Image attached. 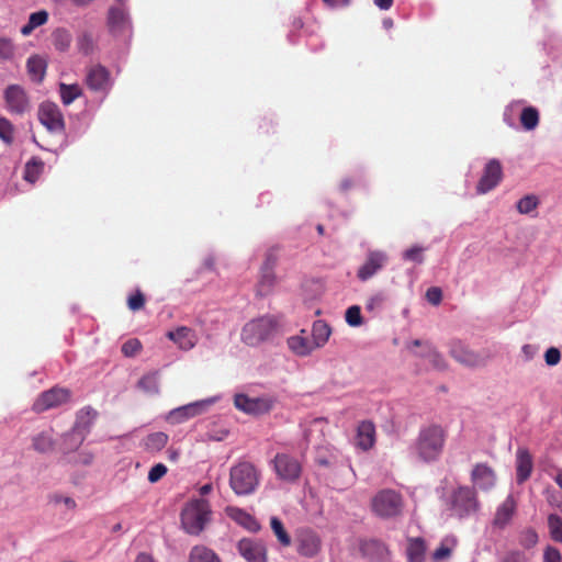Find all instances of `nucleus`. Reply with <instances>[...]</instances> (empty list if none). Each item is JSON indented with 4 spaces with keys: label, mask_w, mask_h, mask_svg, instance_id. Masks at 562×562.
<instances>
[{
    "label": "nucleus",
    "mask_w": 562,
    "mask_h": 562,
    "mask_svg": "<svg viewBox=\"0 0 562 562\" xmlns=\"http://www.w3.org/2000/svg\"><path fill=\"white\" fill-rule=\"evenodd\" d=\"M237 550L247 562H268L266 544L260 540L243 538Z\"/></svg>",
    "instance_id": "14"
},
{
    "label": "nucleus",
    "mask_w": 562,
    "mask_h": 562,
    "mask_svg": "<svg viewBox=\"0 0 562 562\" xmlns=\"http://www.w3.org/2000/svg\"><path fill=\"white\" fill-rule=\"evenodd\" d=\"M0 139L5 144H11L13 140V126L4 117H0Z\"/></svg>",
    "instance_id": "52"
},
{
    "label": "nucleus",
    "mask_w": 562,
    "mask_h": 562,
    "mask_svg": "<svg viewBox=\"0 0 562 562\" xmlns=\"http://www.w3.org/2000/svg\"><path fill=\"white\" fill-rule=\"evenodd\" d=\"M544 359H546V363L548 366H555V364H558L560 362V359H561L560 350L554 348V347L549 348L546 351Z\"/></svg>",
    "instance_id": "62"
},
{
    "label": "nucleus",
    "mask_w": 562,
    "mask_h": 562,
    "mask_svg": "<svg viewBox=\"0 0 562 562\" xmlns=\"http://www.w3.org/2000/svg\"><path fill=\"white\" fill-rule=\"evenodd\" d=\"M82 93V90L79 85H67V83H60L59 85V94L63 103L65 105L71 104L77 98H79Z\"/></svg>",
    "instance_id": "39"
},
{
    "label": "nucleus",
    "mask_w": 562,
    "mask_h": 562,
    "mask_svg": "<svg viewBox=\"0 0 562 562\" xmlns=\"http://www.w3.org/2000/svg\"><path fill=\"white\" fill-rule=\"evenodd\" d=\"M85 82L87 87L103 97L108 95L113 87V79L109 69L100 64L87 68Z\"/></svg>",
    "instance_id": "6"
},
{
    "label": "nucleus",
    "mask_w": 562,
    "mask_h": 562,
    "mask_svg": "<svg viewBox=\"0 0 562 562\" xmlns=\"http://www.w3.org/2000/svg\"><path fill=\"white\" fill-rule=\"evenodd\" d=\"M78 48L79 50L85 54L89 55L93 50V38L90 34L83 33L78 38Z\"/></svg>",
    "instance_id": "54"
},
{
    "label": "nucleus",
    "mask_w": 562,
    "mask_h": 562,
    "mask_svg": "<svg viewBox=\"0 0 562 562\" xmlns=\"http://www.w3.org/2000/svg\"><path fill=\"white\" fill-rule=\"evenodd\" d=\"M322 547L318 535L310 528H302L296 535V550L305 558L315 557Z\"/></svg>",
    "instance_id": "15"
},
{
    "label": "nucleus",
    "mask_w": 562,
    "mask_h": 562,
    "mask_svg": "<svg viewBox=\"0 0 562 562\" xmlns=\"http://www.w3.org/2000/svg\"><path fill=\"white\" fill-rule=\"evenodd\" d=\"M14 53L15 47L13 42L8 37H0V61L12 59Z\"/></svg>",
    "instance_id": "51"
},
{
    "label": "nucleus",
    "mask_w": 562,
    "mask_h": 562,
    "mask_svg": "<svg viewBox=\"0 0 562 562\" xmlns=\"http://www.w3.org/2000/svg\"><path fill=\"white\" fill-rule=\"evenodd\" d=\"M424 248L420 246H414L403 252V259L407 261H413L416 263H423L424 261V255H423Z\"/></svg>",
    "instance_id": "53"
},
{
    "label": "nucleus",
    "mask_w": 562,
    "mask_h": 562,
    "mask_svg": "<svg viewBox=\"0 0 562 562\" xmlns=\"http://www.w3.org/2000/svg\"><path fill=\"white\" fill-rule=\"evenodd\" d=\"M371 509L380 518H395L403 510L402 495L394 490H382L373 496Z\"/></svg>",
    "instance_id": "5"
},
{
    "label": "nucleus",
    "mask_w": 562,
    "mask_h": 562,
    "mask_svg": "<svg viewBox=\"0 0 562 562\" xmlns=\"http://www.w3.org/2000/svg\"><path fill=\"white\" fill-rule=\"evenodd\" d=\"M167 473V467L162 463L154 465L148 473V481L150 483L158 482Z\"/></svg>",
    "instance_id": "57"
},
{
    "label": "nucleus",
    "mask_w": 562,
    "mask_h": 562,
    "mask_svg": "<svg viewBox=\"0 0 562 562\" xmlns=\"http://www.w3.org/2000/svg\"><path fill=\"white\" fill-rule=\"evenodd\" d=\"M33 446L38 452L45 453L53 450L54 441L49 434L43 432L34 438Z\"/></svg>",
    "instance_id": "49"
},
{
    "label": "nucleus",
    "mask_w": 562,
    "mask_h": 562,
    "mask_svg": "<svg viewBox=\"0 0 562 562\" xmlns=\"http://www.w3.org/2000/svg\"><path fill=\"white\" fill-rule=\"evenodd\" d=\"M43 168L44 164L42 160L37 158H32L25 165L24 179L27 182L34 183L38 179L41 172L43 171Z\"/></svg>",
    "instance_id": "43"
},
{
    "label": "nucleus",
    "mask_w": 562,
    "mask_h": 562,
    "mask_svg": "<svg viewBox=\"0 0 562 562\" xmlns=\"http://www.w3.org/2000/svg\"><path fill=\"white\" fill-rule=\"evenodd\" d=\"M218 400L220 396H212L176 407L167 414L166 419L171 422H180L183 419L198 417Z\"/></svg>",
    "instance_id": "9"
},
{
    "label": "nucleus",
    "mask_w": 562,
    "mask_h": 562,
    "mask_svg": "<svg viewBox=\"0 0 562 562\" xmlns=\"http://www.w3.org/2000/svg\"><path fill=\"white\" fill-rule=\"evenodd\" d=\"M415 355L427 359L436 370L442 371L447 368L445 358L434 348L431 344H425V351L416 352Z\"/></svg>",
    "instance_id": "33"
},
{
    "label": "nucleus",
    "mask_w": 562,
    "mask_h": 562,
    "mask_svg": "<svg viewBox=\"0 0 562 562\" xmlns=\"http://www.w3.org/2000/svg\"><path fill=\"white\" fill-rule=\"evenodd\" d=\"M99 417V413L92 406L82 407L77 413V422H92Z\"/></svg>",
    "instance_id": "55"
},
{
    "label": "nucleus",
    "mask_w": 562,
    "mask_h": 562,
    "mask_svg": "<svg viewBox=\"0 0 562 562\" xmlns=\"http://www.w3.org/2000/svg\"><path fill=\"white\" fill-rule=\"evenodd\" d=\"M503 170L497 159H491L484 168L483 175L477 183L476 191L480 194L493 190L501 181Z\"/></svg>",
    "instance_id": "17"
},
{
    "label": "nucleus",
    "mask_w": 562,
    "mask_h": 562,
    "mask_svg": "<svg viewBox=\"0 0 562 562\" xmlns=\"http://www.w3.org/2000/svg\"><path fill=\"white\" fill-rule=\"evenodd\" d=\"M456 544L457 540L454 538H445L440 546L432 552L431 559L435 562L449 559Z\"/></svg>",
    "instance_id": "40"
},
{
    "label": "nucleus",
    "mask_w": 562,
    "mask_h": 562,
    "mask_svg": "<svg viewBox=\"0 0 562 562\" xmlns=\"http://www.w3.org/2000/svg\"><path fill=\"white\" fill-rule=\"evenodd\" d=\"M207 430L205 432L206 438L204 440L221 441L228 435V429L224 427V424H206Z\"/></svg>",
    "instance_id": "47"
},
{
    "label": "nucleus",
    "mask_w": 562,
    "mask_h": 562,
    "mask_svg": "<svg viewBox=\"0 0 562 562\" xmlns=\"http://www.w3.org/2000/svg\"><path fill=\"white\" fill-rule=\"evenodd\" d=\"M543 562H562V555L555 547L547 546L543 550Z\"/></svg>",
    "instance_id": "58"
},
{
    "label": "nucleus",
    "mask_w": 562,
    "mask_h": 562,
    "mask_svg": "<svg viewBox=\"0 0 562 562\" xmlns=\"http://www.w3.org/2000/svg\"><path fill=\"white\" fill-rule=\"evenodd\" d=\"M7 110L12 114H24L32 108L25 89L19 85H10L4 90Z\"/></svg>",
    "instance_id": "10"
},
{
    "label": "nucleus",
    "mask_w": 562,
    "mask_h": 562,
    "mask_svg": "<svg viewBox=\"0 0 562 562\" xmlns=\"http://www.w3.org/2000/svg\"><path fill=\"white\" fill-rule=\"evenodd\" d=\"M274 402V398L269 395L249 397L246 394L238 393L234 396L235 407L238 411L254 416H260L268 413L273 407Z\"/></svg>",
    "instance_id": "7"
},
{
    "label": "nucleus",
    "mask_w": 562,
    "mask_h": 562,
    "mask_svg": "<svg viewBox=\"0 0 562 562\" xmlns=\"http://www.w3.org/2000/svg\"><path fill=\"white\" fill-rule=\"evenodd\" d=\"M145 304L144 295L140 291H136L135 294L131 295L127 301L128 308L132 311L140 310Z\"/></svg>",
    "instance_id": "59"
},
{
    "label": "nucleus",
    "mask_w": 562,
    "mask_h": 562,
    "mask_svg": "<svg viewBox=\"0 0 562 562\" xmlns=\"http://www.w3.org/2000/svg\"><path fill=\"white\" fill-rule=\"evenodd\" d=\"M189 562H222L220 557L205 546H194L189 553Z\"/></svg>",
    "instance_id": "31"
},
{
    "label": "nucleus",
    "mask_w": 562,
    "mask_h": 562,
    "mask_svg": "<svg viewBox=\"0 0 562 562\" xmlns=\"http://www.w3.org/2000/svg\"><path fill=\"white\" fill-rule=\"evenodd\" d=\"M87 424H76L71 431L65 435L63 439V449L65 452H69L78 449L85 440L87 432Z\"/></svg>",
    "instance_id": "27"
},
{
    "label": "nucleus",
    "mask_w": 562,
    "mask_h": 562,
    "mask_svg": "<svg viewBox=\"0 0 562 562\" xmlns=\"http://www.w3.org/2000/svg\"><path fill=\"white\" fill-rule=\"evenodd\" d=\"M346 323L351 327H359L363 323L361 308L358 305H352L347 308L345 314Z\"/></svg>",
    "instance_id": "50"
},
{
    "label": "nucleus",
    "mask_w": 562,
    "mask_h": 562,
    "mask_svg": "<svg viewBox=\"0 0 562 562\" xmlns=\"http://www.w3.org/2000/svg\"><path fill=\"white\" fill-rule=\"evenodd\" d=\"M548 527L551 538L557 542H562V519L557 514L548 516Z\"/></svg>",
    "instance_id": "46"
},
{
    "label": "nucleus",
    "mask_w": 562,
    "mask_h": 562,
    "mask_svg": "<svg viewBox=\"0 0 562 562\" xmlns=\"http://www.w3.org/2000/svg\"><path fill=\"white\" fill-rule=\"evenodd\" d=\"M539 537L533 528H525L519 532L518 542L525 549H531L538 543Z\"/></svg>",
    "instance_id": "44"
},
{
    "label": "nucleus",
    "mask_w": 562,
    "mask_h": 562,
    "mask_svg": "<svg viewBox=\"0 0 562 562\" xmlns=\"http://www.w3.org/2000/svg\"><path fill=\"white\" fill-rule=\"evenodd\" d=\"M54 502L55 503H63L69 509H75L76 506H77L75 499L69 497V496L55 495L54 496Z\"/></svg>",
    "instance_id": "63"
},
{
    "label": "nucleus",
    "mask_w": 562,
    "mask_h": 562,
    "mask_svg": "<svg viewBox=\"0 0 562 562\" xmlns=\"http://www.w3.org/2000/svg\"><path fill=\"white\" fill-rule=\"evenodd\" d=\"M142 344L137 339H128L122 346V352L126 357H133L139 352Z\"/></svg>",
    "instance_id": "56"
},
{
    "label": "nucleus",
    "mask_w": 562,
    "mask_h": 562,
    "mask_svg": "<svg viewBox=\"0 0 562 562\" xmlns=\"http://www.w3.org/2000/svg\"><path fill=\"white\" fill-rule=\"evenodd\" d=\"M260 474L249 462H239L231 469L229 486L236 495L252 494L259 485Z\"/></svg>",
    "instance_id": "2"
},
{
    "label": "nucleus",
    "mask_w": 562,
    "mask_h": 562,
    "mask_svg": "<svg viewBox=\"0 0 562 562\" xmlns=\"http://www.w3.org/2000/svg\"><path fill=\"white\" fill-rule=\"evenodd\" d=\"M520 124L526 131H533L539 124V111L535 106L520 105Z\"/></svg>",
    "instance_id": "34"
},
{
    "label": "nucleus",
    "mask_w": 562,
    "mask_h": 562,
    "mask_svg": "<svg viewBox=\"0 0 562 562\" xmlns=\"http://www.w3.org/2000/svg\"><path fill=\"white\" fill-rule=\"evenodd\" d=\"M71 393L68 389L54 386L43 392L33 404L36 412H44L57 407L70 400Z\"/></svg>",
    "instance_id": "12"
},
{
    "label": "nucleus",
    "mask_w": 562,
    "mask_h": 562,
    "mask_svg": "<svg viewBox=\"0 0 562 562\" xmlns=\"http://www.w3.org/2000/svg\"><path fill=\"white\" fill-rule=\"evenodd\" d=\"M211 516V506L206 499H193L181 512V526L189 535H200Z\"/></svg>",
    "instance_id": "1"
},
{
    "label": "nucleus",
    "mask_w": 562,
    "mask_h": 562,
    "mask_svg": "<svg viewBox=\"0 0 562 562\" xmlns=\"http://www.w3.org/2000/svg\"><path fill=\"white\" fill-rule=\"evenodd\" d=\"M47 21L48 12L46 10L33 12L30 14L27 23L21 27V34L29 36L36 27L44 25Z\"/></svg>",
    "instance_id": "35"
},
{
    "label": "nucleus",
    "mask_w": 562,
    "mask_h": 562,
    "mask_svg": "<svg viewBox=\"0 0 562 562\" xmlns=\"http://www.w3.org/2000/svg\"><path fill=\"white\" fill-rule=\"evenodd\" d=\"M53 44L59 52H66L71 44V34L66 29H57L52 34Z\"/></svg>",
    "instance_id": "42"
},
{
    "label": "nucleus",
    "mask_w": 562,
    "mask_h": 562,
    "mask_svg": "<svg viewBox=\"0 0 562 562\" xmlns=\"http://www.w3.org/2000/svg\"><path fill=\"white\" fill-rule=\"evenodd\" d=\"M538 204L539 200L536 195H526L517 202V210L520 214H529L537 209Z\"/></svg>",
    "instance_id": "48"
},
{
    "label": "nucleus",
    "mask_w": 562,
    "mask_h": 562,
    "mask_svg": "<svg viewBox=\"0 0 562 562\" xmlns=\"http://www.w3.org/2000/svg\"><path fill=\"white\" fill-rule=\"evenodd\" d=\"M426 553L425 540L420 537L409 538L406 549L408 562H424Z\"/></svg>",
    "instance_id": "29"
},
{
    "label": "nucleus",
    "mask_w": 562,
    "mask_h": 562,
    "mask_svg": "<svg viewBox=\"0 0 562 562\" xmlns=\"http://www.w3.org/2000/svg\"><path fill=\"white\" fill-rule=\"evenodd\" d=\"M168 442V436L165 432H154L144 440L145 450L157 452L165 448Z\"/></svg>",
    "instance_id": "37"
},
{
    "label": "nucleus",
    "mask_w": 562,
    "mask_h": 562,
    "mask_svg": "<svg viewBox=\"0 0 562 562\" xmlns=\"http://www.w3.org/2000/svg\"><path fill=\"white\" fill-rule=\"evenodd\" d=\"M426 299L432 305H438L442 300V292L437 286H431L426 292Z\"/></svg>",
    "instance_id": "61"
},
{
    "label": "nucleus",
    "mask_w": 562,
    "mask_h": 562,
    "mask_svg": "<svg viewBox=\"0 0 562 562\" xmlns=\"http://www.w3.org/2000/svg\"><path fill=\"white\" fill-rule=\"evenodd\" d=\"M27 71L34 82L43 81L46 74V61L41 56L34 55L27 59Z\"/></svg>",
    "instance_id": "30"
},
{
    "label": "nucleus",
    "mask_w": 562,
    "mask_h": 562,
    "mask_svg": "<svg viewBox=\"0 0 562 562\" xmlns=\"http://www.w3.org/2000/svg\"><path fill=\"white\" fill-rule=\"evenodd\" d=\"M446 438L445 429L438 424H430L422 429L418 450L425 461H431L439 457Z\"/></svg>",
    "instance_id": "4"
},
{
    "label": "nucleus",
    "mask_w": 562,
    "mask_h": 562,
    "mask_svg": "<svg viewBox=\"0 0 562 562\" xmlns=\"http://www.w3.org/2000/svg\"><path fill=\"white\" fill-rule=\"evenodd\" d=\"M522 101H513L504 110L503 120L507 126L517 128V117H520V105Z\"/></svg>",
    "instance_id": "41"
},
{
    "label": "nucleus",
    "mask_w": 562,
    "mask_h": 562,
    "mask_svg": "<svg viewBox=\"0 0 562 562\" xmlns=\"http://www.w3.org/2000/svg\"><path fill=\"white\" fill-rule=\"evenodd\" d=\"M270 525H271L272 531L277 536L280 543L283 547H289L291 544V537L284 529L282 521L277 517H272L270 520Z\"/></svg>",
    "instance_id": "45"
},
{
    "label": "nucleus",
    "mask_w": 562,
    "mask_h": 562,
    "mask_svg": "<svg viewBox=\"0 0 562 562\" xmlns=\"http://www.w3.org/2000/svg\"><path fill=\"white\" fill-rule=\"evenodd\" d=\"M274 469L280 479L289 482L296 481L302 471L299 461L284 453L276 456Z\"/></svg>",
    "instance_id": "16"
},
{
    "label": "nucleus",
    "mask_w": 562,
    "mask_h": 562,
    "mask_svg": "<svg viewBox=\"0 0 562 562\" xmlns=\"http://www.w3.org/2000/svg\"><path fill=\"white\" fill-rule=\"evenodd\" d=\"M528 559L522 551L512 550L508 551L502 559V562H527Z\"/></svg>",
    "instance_id": "60"
},
{
    "label": "nucleus",
    "mask_w": 562,
    "mask_h": 562,
    "mask_svg": "<svg viewBox=\"0 0 562 562\" xmlns=\"http://www.w3.org/2000/svg\"><path fill=\"white\" fill-rule=\"evenodd\" d=\"M363 551L369 558L383 561L389 555V549L386 544L380 540L371 539L363 546Z\"/></svg>",
    "instance_id": "32"
},
{
    "label": "nucleus",
    "mask_w": 562,
    "mask_h": 562,
    "mask_svg": "<svg viewBox=\"0 0 562 562\" xmlns=\"http://www.w3.org/2000/svg\"><path fill=\"white\" fill-rule=\"evenodd\" d=\"M288 347L296 356L305 357L308 356L315 348L312 340L307 337L296 335L288 338Z\"/></svg>",
    "instance_id": "28"
},
{
    "label": "nucleus",
    "mask_w": 562,
    "mask_h": 562,
    "mask_svg": "<svg viewBox=\"0 0 562 562\" xmlns=\"http://www.w3.org/2000/svg\"><path fill=\"white\" fill-rule=\"evenodd\" d=\"M533 460L527 448L520 447L516 452V481L518 484L525 483L531 475Z\"/></svg>",
    "instance_id": "20"
},
{
    "label": "nucleus",
    "mask_w": 562,
    "mask_h": 562,
    "mask_svg": "<svg viewBox=\"0 0 562 562\" xmlns=\"http://www.w3.org/2000/svg\"><path fill=\"white\" fill-rule=\"evenodd\" d=\"M135 562H157L151 554L146 552H140L137 554Z\"/></svg>",
    "instance_id": "64"
},
{
    "label": "nucleus",
    "mask_w": 562,
    "mask_h": 562,
    "mask_svg": "<svg viewBox=\"0 0 562 562\" xmlns=\"http://www.w3.org/2000/svg\"><path fill=\"white\" fill-rule=\"evenodd\" d=\"M330 328L327 324L323 322H316L313 325L312 336L311 339L315 348H319L326 344L330 336Z\"/></svg>",
    "instance_id": "36"
},
{
    "label": "nucleus",
    "mask_w": 562,
    "mask_h": 562,
    "mask_svg": "<svg viewBox=\"0 0 562 562\" xmlns=\"http://www.w3.org/2000/svg\"><path fill=\"white\" fill-rule=\"evenodd\" d=\"M389 257L384 251L370 250L366 261L359 267L357 277L360 281H368L376 274L387 262Z\"/></svg>",
    "instance_id": "13"
},
{
    "label": "nucleus",
    "mask_w": 562,
    "mask_h": 562,
    "mask_svg": "<svg viewBox=\"0 0 562 562\" xmlns=\"http://www.w3.org/2000/svg\"><path fill=\"white\" fill-rule=\"evenodd\" d=\"M451 356L460 363L469 367H477L483 364V358L470 350L461 341H453L450 347Z\"/></svg>",
    "instance_id": "19"
},
{
    "label": "nucleus",
    "mask_w": 562,
    "mask_h": 562,
    "mask_svg": "<svg viewBox=\"0 0 562 562\" xmlns=\"http://www.w3.org/2000/svg\"><path fill=\"white\" fill-rule=\"evenodd\" d=\"M517 502L513 495H508L505 501L498 506L493 519V525L497 528H505L512 520L516 513Z\"/></svg>",
    "instance_id": "22"
},
{
    "label": "nucleus",
    "mask_w": 562,
    "mask_h": 562,
    "mask_svg": "<svg viewBox=\"0 0 562 562\" xmlns=\"http://www.w3.org/2000/svg\"><path fill=\"white\" fill-rule=\"evenodd\" d=\"M477 506L475 492L469 486H460L451 495L450 508L459 517H464L475 512Z\"/></svg>",
    "instance_id": "8"
},
{
    "label": "nucleus",
    "mask_w": 562,
    "mask_h": 562,
    "mask_svg": "<svg viewBox=\"0 0 562 562\" xmlns=\"http://www.w3.org/2000/svg\"><path fill=\"white\" fill-rule=\"evenodd\" d=\"M40 122L52 133H61L65 130L64 115L54 102H43L38 108Z\"/></svg>",
    "instance_id": "11"
},
{
    "label": "nucleus",
    "mask_w": 562,
    "mask_h": 562,
    "mask_svg": "<svg viewBox=\"0 0 562 562\" xmlns=\"http://www.w3.org/2000/svg\"><path fill=\"white\" fill-rule=\"evenodd\" d=\"M278 324L272 316H261L246 323L241 329V340L248 346H258L277 333Z\"/></svg>",
    "instance_id": "3"
},
{
    "label": "nucleus",
    "mask_w": 562,
    "mask_h": 562,
    "mask_svg": "<svg viewBox=\"0 0 562 562\" xmlns=\"http://www.w3.org/2000/svg\"><path fill=\"white\" fill-rule=\"evenodd\" d=\"M227 515L236 521L238 525L243 526L250 532H257L260 529L259 522L256 520L254 516L248 514L247 512L238 508V507H227Z\"/></svg>",
    "instance_id": "26"
},
{
    "label": "nucleus",
    "mask_w": 562,
    "mask_h": 562,
    "mask_svg": "<svg viewBox=\"0 0 562 562\" xmlns=\"http://www.w3.org/2000/svg\"><path fill=\"white\" fill-rule=\"evenodd\" d=\"M167 337L176 342L182 350L192 349L198 341L195 333L188 327H179L176 330H170L167 333Z\"/></svg>",
    "instance_id": "23"
},
{
    "label": "nucleus",
    "mask_w": 562,
    "mask_h": 562,
    "mask_svg": "<svg viewBox=\"0 0 562 562\" xmlns=\"http://www.w3.org/2000/svg\"><path fill=\"white\" fill-rule=\"evenodd\" d=\"M353 442L363 451L371 449L375 442L374 424H358Z\"/></svg>",
    "instance_id": "24"
},
{
    "label": "nucleus",
    "mask_w": 562,
    "mask_h": 562,
    "mask_svg": "<svg viewBox=\"0 0 562 562\" xmlns=\"http://www.w3.org/2000/svg\"><path fill=\"white\" fill-rule=\"evenodd\" d=\"M108 22L111 31L115 34L123 33L130 29L131 22L124 8L115 7L109 10Z\"/></svg>",
    "instance_id": "25"
},
{
    "label": "nucleus",
    "mask_w": 562,
    "mask_h": 562,
    "mask_svg": "<svg viewBox=\"0 0 562 562\" xmlns=\"http://www.w3.org/2000/svg\"><path fill=\"white\" fill-rule=\"evenodd\" d=\"M276 265V258L269 254L260 269V279L258 282V294L265 296L269 294L274 285L276 277L273 273V267Z\"/></svg>",
    "instance_id": "18"
},
{
    "label": "nucleus",
    "mask_w": 562,
    "mask_h": 562,
    "mask_svg": "<svg viewBox=\"0 0 562 562\" xmlns=\"http://www.w3.org/2000/svg\"><path fill=\"white\" fill-rule=\"evenodd\" d=\"M471 479L474 485L483 491L492 488L496 481L493 469L485 463H479L473 468Z\"/></svg>",
    "instance_id": "21"
},
{
    "label": "nucleus",
    "mask_w": 562,
    "mask_h": 562,
    "mask_svg": "<svg viewBox=\"0 0 562 562\" xmlns=\"http://www.w3.org/2000/svg\"><path fill=\"white\" fill-rule=\"evenodd\" d=\"M137 386L148 395H155L159 392V380L156 372L147 373L138 381Z\"/></svg>",
    "instance_id": "38"
}]
</instances>
